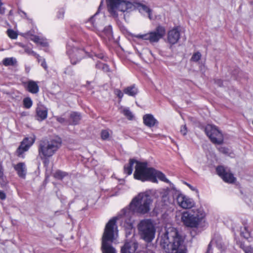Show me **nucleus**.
<instances>
[{
    "label": "nucleus",
    "mask_w": 253,
    "mask_h": 253,
    "mask_svg": "<svg viewBox=\"0 0 253 253\" xmlns=\"http://www.w3.org/2000/svg\"><path fill=\"white\" fill-rule=\"evenodd\" d=\"M218 150L220 153H223L224 154H226V155L228 154L229 152V149L225 147H222V146L219 147L218 148Z\"/></svg>",
    "instance_id": "nucleus-36"
},
{
    "label": "nucleus",
    "mask_w": 253,
    "mask_h": 253,
    "mask_svg": "<svg viewBox=\"0 0 253 253\" xmlns=\"http://www.w3.org/2000/svg\"><path fill=\"white\" fill-rule=\"evenodd\" d=\"M7 34L8 37L12 39H16L17 38V33L13 30L8 29L7 31Z\"/></svg>",
    "instance_id": "nucleus-32"
},
{
    "label": "nucleus",
    "mask_w": 253,
    "mask_h": 253,
    "mask_svg": "<svg viewBox=\"0 0 253 253\" xmlns=\"http://www.w3.org/2000/svg\"><path fill=\"white\" fill-rule=\"evenodd\" d=\"M137 243L134 239L133 234L132 239L129 242H126L121 249V253H134L137 248Z\"/></svg>",
    "instance_id": "nucleus-16"
},
{
    "label": "nucleus",
    "mask_w": 253,
    "mask_h": 253,
    "mask_svg": "<svg viewBox=\"0 0 253 253\" xmlns=\"http://www.w3.org/2000/svg\"><path fill=\"white\" fill-rule=\"evenodd\" d=\"M64 11L63 10H60L59 12H58V13L57 14V17L58 18H62L63 17V16H64Z\"/></svg>",
    "instance_id": "nucleus-44"
},
{
    "label": "nucleus",
    "mask_w": 253,
    "mask_h": 253,
    "mask_svg": "<svg viewBox=\"0 0 253 253\" xmlns=\"http://www.w3.org/2000/svg\"><path fill=\"white\" fill-rule=\"evenodd\" d=\"M133 175L135 179L142 181L149 180L156 183L157 182V178H158L165 182L168 183L169 182L163 173L153 168H148L147 163H138Z\"/></svg>",
    "instance_id": "nucleus-5"
},
{
    "label": "nucleus",
    "mask_w": 253,
    "mask_h": 253,
    "mask_svg": "<svg viewBox=\"0 0 253 253\" xmlns=\"http://www.w3.org/2000/svg\"><path fill=\"white\" fill-rule=\"evenodd\" d=\"M143 123L146 126L148 127H152L157 123L156 119L151 114H146L143 117Z\"/></svg>",
    "instance_id": "nucleus-20"
},
{
    "label": "nucleus",
    "mask_w": 253,
    "mask_h": 253,
    "mask_svg": "<svg viewBox=\"0 0 253 253\" xmlns=\"http://www.w3.org/2000/svg\"><path fill=\"white\" fill-rule=\"evenodd\" d=\"M122 113L129 120H132L134 118L132 112L128 108L123 109Z\"/></svg>",
    "instance_id": "nucleus-27"
},
{
    "label": "nucleus",
    "mask_w": 253,
    "mask_h": 253,
    "mask_svg": "<svg viewBox=\"0 0 253 253\" xmlns=\"http://www.w3.org/2000/svg\"><path fill=\"white\" fill-rule=\"evenodd\" d=\"M214 243V241H212L209 245L208 246V251L206 253H210V251H211V245L212 244H213Z\"/></svg>",
    "instance_id": "nucleus-47"
},
{
    "label": "nucleus",
    "mask_w": 253,
    "mask_h": 253,
    "mask_svg": "<svg viewBox=\"0 0 253 253\" xmlns=\"http://www.w3.org/2000/svg\"><path fill=\"white\" fill-rule=\"evenodd\" d=\"M102 64L103 63L100 62H97L96 64V67L97 68H99V69H101L102 68Z\"/></svg>",
    "instance_id": "nucleus-49"
},
{
    "label": "nucleus",
    "mask_w": 253,
    "mask_h": 253,
    "mask_svg": "<svg viewBox=\"0 0 253 253\" xmlns=\"http://www.w3.org/2000/svg\"><path fill=\"white\" fill-rule=\"evenodd\" d=\"M36 136L32 135L30 137H25L21 142L20 146L16 150L18 157L24 158L23 153L27 151L35 141Z\"/></svg>",
    "instance_id": "nucleus-12"
},
{
    "label": "nucleus",
    "mask_w": 253,
    "mask_h": 253,
    "mask_svg": "<svg viewBox=\"0 0 253 253\" xmlns=\"http://www.w3.org/2000/svg\"><path fill=\"white\" fill-rule=\"evenodd\" d=\"M18 13L19 14H20V13L23 14L25 17H26V16H27V14L25 12L22 11V10L19 9L18 10Z\"/></svg>",
    "instance_id": "nucleus-51"
},
{
    "label": "nucleus",
    "mask_w": 253,
    "mask_h": 253,
    "mask_svg": "<svg viewBox=\"0 0 253 253\" xmlns=\"http://www.w3.org/2000/svg\"><path fill=\"white\" fill-rule=\"evenodd\" d=\"M165 34L166 29L165 27L159 25L153 31L145 34H138L134 37L138 39L149 41L150 43H152L158 42L161 39L163 38Z\"/></svg>",
    "instance_id": "nucleus-9"
},
{
    "label": "nucleus",
    "mask_w": 253,
    "mask_h": 253,
    "mask_svg": "<svg viewBox=\"0 0 253 253\" xmlns=\"http://www.w3.org/2000/svg\"><path fill=\"white\" fill-rule=\"evenodd\" d=\"M27 89L30 92L36 94L39 92V87L36 82L31 80L27 83Z\"/></svg>",
    "instance_id": "nucleus-21"
},
{
    "label": "nucleus",
    "mask_w": 253,
    "mask_h": 253,
    "mask_svg": "<svg viewBox=\"0 0 253 253\" xmlns=\"http://www.w3.org/2000/svg\"><path fill=\"white\" fill-rule=\"evenodd\" d=\"M97 56L98 58L100 59H103L104 57L102 54H97Z\"/></svg>",
    "instance_id": "nucleus-52"
},
{
    "label": "nucleus",
    "mask_w": 253,
    "mask_h": 253,
    "mask_svg": "<svg viewBox=\"0 0 253 253\" xmlns=\"http://www.w3.org/2000/svg\"><path fill=\"white\" fill-rule=\"evenodd\" d=\"M55 119L57 122L61 124L69 125V121L62 117H56Z\"/></svg>",
    "instance_id": "nucleus-34"
},
{
    "label": "nucleus",
    "mask_w": 253,
    "mask_h": 253,
    "mask_svg": "<svg viewBox=\"0 0 253 253\" xmlns=\"http://www.w3.org/2000/svg\"><path fill=\"white\" fill-rule=\"evenodd\" d=\"M175 197L177 205L183 209H190L195 205V202L192 199L184 194L175 192Z\"/></svg>",
    "instance_id": "nucleus-13"
},
{
    "label": "nucleus",
    "mask_w": 253,
    "mask_h": 253,
    "mask_svg": "<svg viewBox=\"0 0 253 253\" xmlns=\"http://www.w3.org/2000/svg\"><path fill=\"white\" fill-rule=\"evenodd\" d=\"M101 6V3L100 4V6H99V7L98 8V10L100 9Z\"/></svg>",
    "instance_id": "nucleus-55"
},
{
    "label": "nucleus",
    "mask_w": 253,
    "mask_h": 253,
    "mask_svg": "<svg viewBox=\"0 0 253 253\" xmlns=\"http://www.w3.org/2000/svg\"><path fill=\"white\" fill-rule=\"evenodd\" d=\"M205 216L203 210L199 208L183 212L181 219L186 226L196 227Z\"/></svg>",
    "instance_id": "nucleus-7"
},
{
    "label": "nucleus",
    "mask_w": 253,
    "mask_h": 253,
    "mask_svg": "<svg viewBox=\"0 0 253 253\" xmlns=\"http://www.w3.org/2000/svg\"><path fill=\"white\" fill-rule=\"evenodd\" d=\"M120 218H121L122 221H125L124 226L127 228L128 231H126V237L131 234L132 221L130 216H126L124 218V214L123 212H122L120 215L111 219L106 224L102 237L101 250L102 253H116V251L113 247L112 244L118 235V227L116 221Z\"/></svg>",
    "instance_id": "nucleus-1"
},
{
    "label": "nucleus",
    "mask_w": 253,
    "mask_h": 253,
    "mask_svg": "<svg viewBox=\"0 0 253 253\" xmlns=\"http://www.w3.org/2000/svg\"><path fill=\"white\" fill-rule=\"evenodd\" d=\"M205 131L213 143L220 145L223 143V135L216 126L208 125L205 128Z\"/></svg>",
    "instance_id": "nucleus-10"
},
{
    "label": "nucleus",
    "mask_w": 253,
    "mask_h": 253,
    "mask_svg": "<svg viewBox=\"0 0 253 253\" xmlns=\"http://www.w3.org/2000/svg\"><path fill=\"white\" fill-rule=\"evenodd\" d=\"M186 184L192 190H194V188L193 186H192L190 184L188 183H186Z\"/></svg>",
    "instance_id": "nucleus-53"
},
{
    "label": "nucleus",
    "mask_w": 253,
    "mask_h": 253,
    "mask_svg": "<svg viewBox=\"0 0 253 253\" xmlns=\"http://www.w3.org/2000/svg\"><path fill=\"white\" fill-rule=\"evenodd\" d=\"M244 252L245 253H253V248L247 247L244 249Z\"/></svg>",
    "instance_id": "nucleus-43"
},
{
    "label": "nucleus",
    "mask_w": 253,
    "mask_h": 253,
    "mask_svg": "<svg viewBox=\"0 0 253 253\" xmlns=\"http://www.w3.org/2000/svg\"><path fill=\"white\" fill-rule=\"evenodd\" d=\"M244 230L245 232L244 231L241 232V235L244 238L248 239L250 237V233L247 230L246 227L244 228Z\"/></svg>",
    "instance_id": "nucleus-38"
},
{
    "label": "nucleus",
    "mask_w": 253,
    "mask_h": 253,
    "mask_svg": "<svg viewBox=\"0 0 253 253\" xmlns=\"http://www.w3.org/2000/svg\"><path fill=\"white\" fill-rule=\"evenodd\" d=\"M67 175V173L58 170L55 172L54 177L57 179H61Z\"/></svg>",
    "instance_id": "nucleus-30"
},
{
    "label": "nucleus",
    "mask_w": 253,
    "mask_h": 253,
    "mask_svg": "<svg viewBox=\"0 0 253 253\" xmlns=\"http://www.w3.org/2000/svg\"><path fill=\"white\" fill-rule=\"evenodd\" d=\"M183 241L173 228H168L162 236L160 245L167 253H186Z\"/></svg>",
    "instance_id": "nucleus-2"
},
{
    "label": "nucleus",
    "mask_w": 253,
    "mask_h": 253,
    "mask_svg": "<svg viewBox=\"0 0 253 253\" xmlns=\"http://www.w3.org/2000/svg\"><path fill=\"white\" fill-rule=\"evenodd\" d=\"M81 119V114L77 112H73L70 114L69 125H76Z\"/></svg>",
    "instance_id": "nucleus-23"
},
{
    "label": "nucleus",
    "mask_w": 253,
    "mask_h": 253,
    "mask_svg": "<svg viewBox=\"0 0 253 253\" xmlns=\"http://www.w3.org/2000/svg\"><path fill=\"white\" fill-rule=\"evenodd\" d=\"M138 229L142 238L145 241L150 242L154 238L155 229L151 220L141 221L138 225Z\"/></svg>",
    "instance_id": "nucleus-8"
},
{
    "label": "nucleus",
    "mask_w": 253,
    "mask_h": 253,
    "mask_svg": "<svg viewBox=\"0 0 253 253\" xmlns=\"http://www.w3.org/2000/svg\"><path fill=\"white\" fill-rule=\"evenodd\" d=\"M181 133L183 135H185L187 133V128L185 125H184L181 126V129H180Z\"/></svg>",
    "instance_id": "nucleus-41"
},
{
    "label": "nucleus",
    "mask_w": 253,
    "mask_h": 253,
    "mask_svg": "<svg viewBox=\"0 0 253 253\" xmlns=\"http://www.w3.org/2000/svg\"><path fill=\"white\" fill-rule=\"evenodd\" d=\"M6 196L5 193L2 191H0V199L1 200H4Z\"/></svg>",
    "instance_id": "nucleus-45"
},
{
    "label": "nucleus",
    "mask_w": 253,
    "mask_h": 253,
    "mask_svg": "<svg viewBox=\"0 0 253 253\" xmlns=\"http://www.w3.org/2000/svg\"><path fill=\"white\" fill-rule=\"evenodd\" d=\"M36 114L38 120H44L47 118V109L42 105H39L36 109Z\"/></svg>",
    "instance_id": "nucleus-18"
},
{
    "label": "nucleus",
    "mask_w": 253,
    "mask_h": 253,
    "mask_svg": "<svg viewBox=\"0 0 253 253\" xmlns=\"http://www.w3.org/2000/svg\"><path fill=\"white\" fill-rule=\"evenodd\" d=\"M3 64L5 66H13L16 63V60L13 58H5L2 60Z\"/></svg>",
    "instance_id": "nucleus-25"
},
{
    "label": "nucleus",
    "mask_w": 253,
    "mask_h": 253,
    "mask_svg": "<svg viewBox=\"0 0 253 253\" xmlns=\"http://www.w3.org/2000/svg\"><path fill=\"white\" fill-rule=\"evenodd\" d=\"M61 140L56 137L40 141L38 146L39 156L45 161L54 155L61 146Z\"/></svg>",
    "instance_id": "nucleus-6"
},
{
    "label": "nucleus",
    "mask_w": 253,
    "mask_h": 253,
    "mask_svg": "<svg viewBox=\"0 0 253 253\" xmlns=\"http://www.w3.org/2000/svg\"><path fill=\"white\" fill-rule=\"evenodd\" d=\"M237 244L239 245L240 247L244 251V249L247 248V247H246L244 245V244L241 242H237Z\"/></svg>",
    "instance_id": "nucleus-46"
},
{
    "label": "nucleus",
    "mask_w": 253,
    "mask_h": 253,
    "mask_svg": "<svg viewBox=\"0 0 253 253\" xmlns=\"http://www.w3.org/2000/svg\"><path fill=\"white\" fill-rule=\"evenodd\" d=\"M12 14H13L12 11V10H10V11L9 12V15H12Z\"/></svg>",
    "instance_id": "nucleus-54"
},
{
    "label": "nucleus",
    "mask_w": 253,
    "mask_h": 253,
    "mask_svg": "<svg viewBox=\"0 0 253 253\" xmlns=\"http://www.w3.org/2000/svg\"><path fill=\"white\" fill-rule=\"evenodd\" d=\"M217 173L226 182L232 183L236 180V178L233 174L229 171H227L222 166H219L216 168Z\"/></svg>",
    "instance_id": "nucleus-15"
},
{
    "label": "nucleus",
    "mask_w": 253,
    "mask_h": 253,
    "mask_svg": "<svg viewBox=\"0 0 253 253\" xmlns=\"http://www.w3.org/2000/svg\"><path fill=\"white\" fill-rule=\"evenodd\" d=\"M110 134L108 130H102L101 132V137L103 140H107L109 138Z\"/></svg>",
    "instance_id": "nucleus-33"
},
{
    "label": "nucleus",
    "mask_w": 253,
    "mask_h": 253,
    "mask_svg": "<svg viewBox=\"0 0 253 253\" xmlns=\"http://www.w3.org/2000/svg\"><path fill=\"white\" fill-rule=\"evenodd\" d=\"M138 89L135 85L128 86L124 89V92L129 96H135L138 93Z\"/></svg>",
    "instance_id": "nucleus-24"
},
{
    "label": "nucleus",
    "mask_w": 253,
    "mask_h": 253,
    "mask_svg": "<svg viewBox=\"0 0 253 253\" xmlns=\"http://www.w3.org/2000/svg\"><path fill=\"white\" fill-rule=\"evenodd\" d=\"M98 14V12H97L93 16H92L88 21L86 22V24L90 23L93 25V26L98 27L99 26V22L98 21H96L95 19Z\"/></svg>",
    "instance_id": "nucleus-26"
},
{
    "label": "nucleus",
    "mask_w": 253,
    "mask_h": 253,
    "mask_svg": "<svg viewBox=\"0 0 253 253\" xmlns=\"http://www.w3.org/2000/svg\"><path fill=\"white\" fill-rule=\"evenodd\" d=\"M67 53L73 65H75L80 61L85 55L84 49L72 47L69 44L67 47Z\"/></svg>",
    "instance_id": "nucleus-11"
},
{
    "label": "nucleus",
    "mask_w": 253,
    "mask_h": 253,
    "mask_svg": "<svg viewBox=\"0 0 253 253\" xmlns=\"http://www.w3.org/2000/svg\"><path fill=\"white\" fill-rule=\"evenodd\" d=\"M24 107L26 109L30 108L33 105V101L30 97H26L23 101Z\"/></svg>",
    "instance_id": "nucleus-28"
},
{
    "label": "nucleus",
    "mask_w": 253,
    "mask_h": 253,
    "mask_svg": "<svg viewBox=\"0 0 253 253\" xmlns=\"http://www.w3.org/2000/svg\"><path fill=\"white\" fill-rule=\"evenodd\" d=\"M180 38V33L177 28H174L169 31L168 34L169 42L174 44L176 43Z\"/></svg>",
    "instance_id": "nucleus-17"
},
{
    "label": "nucleus",
    "mask_w": 253,
    "mask_h": 253,
    "mask_svg": "<svg viewBox=\"0 0 253 253\" xmlns=\"http://www.w3.org/2000/svg\"><path fill=\"white\" fill-rule=\"evenodd\" d=\"M138 163H140L134 159H130L129 161L128 164L125 165L124 166V172L128 175H130L132 173L133 170V166L134 164H136L135 169H136V166ZM136 169L135 170V171Z\"/></svg>",
    "instance_id": "nucleus-22"
},
{
    "label": "nucleus",
    "mask_w": 253,
    "mask_h": 253,
    "mask_svg": "<svg viewBox=\"0 0 253 253\" xmlns=\"http://www.w3.org/2000/svg\"><path fill=\"white\" fill-rule=\"evenodd\" d=\"M215 83L219 86H221L222 85V81L221 80H217L215 81Z\"/></svg>",
    "instance_id": "nucleus-50"
},
{
    "label": "nucleus",
    "mask_w": 253,
    "mask_h": 253,
    "mask_svg": "<svg viewBox=\"0 0 253 253\" xmlns=\"http://www.w3.org/2000/svg\"><path fill=\"white\" fill-rule=\"evenodd\" d=\"M18 176L24 178L26 175L27 169L24 163H19L14 166Z\"/></svg>",
    "instance_id": "nucleus-19"
},
{
    "label": "nucleus",
    "mask_w": 253,
    "mask_h": 253,
    "mask_svg": "<svg viewBox=\"0 0 253 253\" xmlns=\"http://www.w3.org/2000/svg\"><path fill=\"white\" fill-rule=\"evenodd\" d=\"M150 196L146 192L140 193L135 197L129 205V209H124L122 211L126 216H130L132 213L145 214L150 210L152 203Z\"/></svg>",
    "instance_id": "nucleus-4"
},
{
    "label": "nucleus",
    "mask_w": 253,
    "mask_h": 253,
    "mask_svg": "<svg viewBox=\"0 0 253 253\" xmlns=\"http://www.w3.org/2000/svg\"><path fill=\"white\" fill-rule=\"evenodd\" d=\"M115 93L120 99H122L124 96L123 93L120 89L115 90Z\"/></svg>",
    "instance_id": "nucleus-39"
},
{
    "label": "nucleus",
    "mask_w": 253,
    "mask_h": 253,
    "mask_svg": "<svg viewBox=\"0 0 253 253\" xmlns=\"http://www.w3.org/2000/svg\"><path fill=\"white\" fill-rule=\"evenodd\" d=\"M201 54L199 52H197L193 54L191 58V61L196 62L201 59Z\"/></svg>",
    "instance_id": "nucleus-31"
},
{
    "label": "nucleus",
    "mask_w": 253,
    "mask_h": 253,
    "mask_svg": "<svg viewBox=\"0 0 253 253\" xmlns=\"http://www.w3.org/2000/svg\"><path fill=\"white\" fill-rule=\"evenodd\" d=\"M215 244H216V247L219 250L222 251L224 249V246L220 241L219 240V241H215Z\"/></svg>",
    "instance_id": "nucleus-37"
},
{
    "label": "nucleus",
    "mask_w": 253,
    "mask_h": 253,
    "mask_svg": "<svg viewBox=\"0 0 253 253\" xmlns=\"http://www.w3.org/2000/svg\"><path fill=\"white\" fill-rule=\"evenodd\" d=\"M64 73H65V74H67V72H66V71H64Z\"/></svg>",
    "instance_id": "nucleus-56"
},
{
    "label": "nucleus",
    "mask_w": 253,
    "mask_h": 253,
    "mask_svg": "<svg viewBox=\"0 0 253 253\" xmlns=\"http://www.w3.org/2000/svg\"><path fill=\"white\" fill-rule=\"evenodd\" d=\"M108 11L114 16H117V11L129 12L136 8L141 14H147L152 19L151 10L147 6L140 3L133 4L127 0H107Z\"/></svg>",
    "instance_id": "nucleus-3"
},
{
    "label": "nucleus",
    "mask_w": 253,
    "mask_h": 253,
    "mask_svg": "<svg viewBox=\"0 0 253 253\" xmlns=\"http://www.w3.org/2000/svg\"><path fill=\"white\" fill-rule=\"evenodd\" d=\"M41 66L44 68V69H46L47 67V65H46V62L44 60H43L42 61V63H41Z\"/></svg>",
    "instance_id": "nucleus-48"
},
{
    "label": "nucleus",
    "mask_w": 253,
    "mask_h": 253,
    "mask_svg": "<svg viewBox=\"0 0 253 253\" xmlns=\"http://www.w3.org/2000/svg\"><path fill=\"white\" fill-rule=\"evenodd\" d=\"M174 191L169 189H163L160 192V197L163 206H169L174 202Z\"/></svg>",
    "instance_id": "nucleus-14"
},
{
    "label": "nucleus",
    "mask_w": 253,
    "mask_h": 253,
    "mask_svg": "<svg viewBox=\"0 0 253 253\" xmlns=\"http://www.w3.org/2000/svg\"><path fill=\"white\" fill-rule=\"evenodd\" d=\"M31 40L36 43H40L44 46L45 45V43L42 42V40L38 36H33V38H31Z\"/></svg>",
    "instance_id": "nucleus-35"
},
{
    "label": "nucleus",
    "mask_w": 253,
    "mask_h": 253,
    "mask_svg": "<svg viewBox=\"0 0 253 253\" xmlns=\"http://www.w3.org/2000/svg\"><path fill=\"white\" fill-rule=\"evenodd\" d=\"M102 66V67L101 68L102 70H103L104 72H109L110 69H109L108 65L103 63Z\"/></svg>",
    "instance_id": "nucleus-40"
},
{
    "label": "nucleus",
    "mask_w": 253,
    "mask_h": 253,
    "mask_svg": "<svg viewBox=\"0 0 253 253\" xmlns=\"http://www.w3.org/2000/svg\"><path fill=\"white\" fill-rule=\"evenodd\" d=\"M25 52L29 55H33L36 57L38 61L40 62V58L41 57L39 55L37 54L36 52L33 51L31 48L28 47H26L25 48Z\"/></svg>",
    "instance_id": "nucleus-29"
},
{
    "label": "nucleus",
    "mask_w": 253,
    "mask_h": 253,
    "mask_svg": "<svg viewBox=\"0 0 253 253\" xmlns=\"http://www.w3.org/2000/svg\"><path fill=\"white\" fill-rule=\"evenodd\" d=\"M3 3L0 0V14H3L5 13V9L2 6Z\"/></svg>",
    "instance_id": "nucleus-42"
}]
</instances>
